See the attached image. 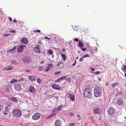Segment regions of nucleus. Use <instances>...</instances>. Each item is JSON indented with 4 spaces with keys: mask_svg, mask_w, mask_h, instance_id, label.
<instances>
[{
    "mask_svg": "<svg viewBox=\"0 0 126 126\" xmlns=\"http://www.w3.org/2000/svg\"><path fill=\"white\" fill-rule=\"evenodd\" d=\"M91 70L93 71H94L95 70V69L93 68L92 67H91Z\"/></svg>",
    "mask_w": 126,
    "mask_h": 126,
    "instance_id": "864d4df0",
    "label": "nucleus"
},
{
    "mask_svg": "<svg viewBox=\"0 0 126 126\" xmlns=\"http://www.w3.org/2000/svg\"><path fill=\"white\" fill-rule=\"evenodd\" d=\"M69 96L70 99L72 101H74L75 100V97L74 96L71 94H70L69 95Z\"/></svg>",
    "mask_w": 126,
    "mask_h": 126,
    "instance_id": "aec40b11",
    "label": "nucleus"
},
{
    "mask_svg": "<svg viewBox=\"0 0 126 126\" xmlns=\"http://www.w3.org/2000/svg\"><path fill=\"white\" fill-rule=\"evenodd\" d=\"M61 55H62V57L63 58V54H62Z\"/></svg>",
    "mask_w": 126,
    "mask_h": 126,
    "instance_id": "338daca9",
    "label": "nucleus"
},
{
    "mask_svg": "<svg viewBox=\"0 0 126 126\" xmlns=\"http://www.w3.org/2000/svg\"><path fill=\"white\" fill-rule=\"evenodd\" d=\"M74 40H75V41H76L78 42L79 41V40L78 39V38H75L74 39Z\"/></svg>",
    "mask_w": 126,
    "mask_h": 126,
    "instance_id": "09e8293b",
    "label": "nucleus"
},
{
    "mask_svg": "<svg viewBox=\"0 0 126 126\" xmlns=\"http://www.w3.org/2000/svg\"><path fill=\"white\" fill-rule=\"evenodd\" d=\"M20 41L22 43L26 44L27 43L28 40L27 38L24 37L22 38Z\"/></svg>",
    "mask_w": 126,
    "mask_h": 126,
    "instance_id": "9d476101",
    "label": "nucleus"
},
{
    "mask_svg": "<svg viewBox=\"0 0 126 126\" xmlns=\"http://www.w3.org/2000/svg\"><path fill=\"white\" fill-rule=\"evenodd\" d=\"M118 84L119 83L117 82L115 83L112 84H111V86H112V87L113 88H114L115 87V86H117Z\"/></svg>",
    "mask_w": 126,
    "mask_h": 126,
    "instance_id": "bb28decb",
    "label": "nucleus"
},
{
    "mask_svg": "<svg viewBox=\"0 0 126 126\" xmlns=\"http://www.w3.org/2000/svg\"><path fill=\"white\" fill-rule=\"evenodd\" d=\"M2 71H8V67H6L4 68H3L2 70Z\"/></svg>",
    "mask_w": 126,
    "mask_h": 126,
    "instance_id": "f704fd0d",
    "label": "nucleus"
},
{
    "mask_svg": "<svg viewBox=\"0 0 126 126\" xmlns=\"http://www.w3.org/2000/svg\"><path fill=\"white\" fill-rule=\"evenodd\" d=\"M75 124L74 123H71L69 125V126H74Z\"/></svg>",
    "mask_w": 126,
    "mask_h": 126,
    "instance_id": "58836bf2",
    "label": "nucleus"
},
{
    "mask_svg": "<svg viewBox=\"0 0 126 126\" xmlns=\"http://www.w3.org/2000/svg\"><path fill=\"white\" fill-rule=\"evenodd\" d=\"M23 79L22 78H20V79L19 80H17L16 79H12V80L10 82V83H13L15 82H18L19 81H21Z\"/></svg>",
    "mask_w": 126,
    "mask_h": 126,
    "instance_id": "ddd939ff",
    "label": "nucleus"
},
{
    "mask_svg": "<svg viewBox=\"0 0 126 126\" xmlns=\"http://www.w3.org/2000/svg\"><path fill=\"white\" fill-rule=\"evenodd\" d=\"M34 32H41L39 30H34Z\"/></svg>",
    "mask_w": 126,
    "mask_h": 126,
    "instance_id": "49530a36",
    "label": "nucleus"
},
{
    "mask_svg": "<svg viewBox=\"0 0 126 126\" xmlns=\"http://www.w3.org/2000/svg\"><path fill=\"white\" fill-rule=\"evenodd\" d=\"M8 71L12 70L13 69V67L12 66H9L7 67Z\"/></svg>",
    "mask_w": 126,
    "mask_h": 126,
    "instance_id": "c85d7f7f",
    "label": "nucleus"
},
{
    "mask_svg": "<svg viewBox=\"0 0 126 126\" xmlns=\"http://www.w3.org/2000/svg\"><path fill=\"white\" fill-rule=\"evenodd\" d=\"M86 49L87 48L85 47L82 48L81 49V50L83 51H85V50H86Z\"/></svg>",
    "mask_w": 126,
    "mask_h": 126,
    "instance_id": "79ce46f5",
    "label": "nucleus"
},
{
    "mask_svg": "<svg viewBox=\"0 0 126 126\" xmlns=\"http://www.w3.org/2000/svg\"><path fill=\"white\" fill-rule=\"evenodd\" d=\"M9 32L10 33H14L16 32V31H15L14 30H10L9 31Z\"/></svg>",
    "mask_w": 126,
    "mask_h": 126,
    "instance_id": "ea45409f",
    "label": "nucleus"
},
{
    "mask_svg": "<svg viewBox=\"0 0 126 126\" xmlns=\"http://www.w3.org/2000/svg\"><path fill=\"white\" fill-rule=\"evenodd\" d=\"M69 115L71 116H73L74 115V114L73 113L71 112L69 113Z\"/></svg>",
    "mask_w": 126,
    "mask_h": 126,
    "instance_id": "37998d69",
    "label": "nucleus"
},
{
    "mask_svg": "<svg viewBox=\"0 0 126 126\" xmlns=\"http://www.w3.org/2000/svg\"><path fill=\"white\" fill-rule=\"evenodd\" d=\"M62 106H60L58 108H57V110H58L59 112L61 110H62Z\"/></svg>",
    "mask_w": 126,
    "mask_h": 126,
    "instance_id": "7c9ffc66",
    "label": "nucleus"
},
{
    "mask_svg": "<svg viewBox=\"0 0 126 126\" xmlns=\"http://www.w3.org/2000/svg\"><path fill=\"white\" fill-rule=\"evenodd\" d=\"M9 35V34H4L3 36L4 37L7 36Z\"/></svg>",
    "mask_w": 126,
    "mask_h": 126,
    "instance_id": "de8ad7c7",
    "label": "nucleus"
},
{
    "mask_svg": "<svg viewBox=\"0 0 126 126\" xmlns=\"http://www.w3.org/2000/svg\"><path fill=\"white\" fill-rule=\"evenodd\" d=\"M50 70H49L47 68V69H46L45 70V72H48V71H49Z\"/></svg>",
    "mask_w": 126,
    "mask_h": 126,
    "instance_id": "5fc2aeb1",
    "label": "nucleus"
},
{
    "mask_svg": "<svg viewBox=\"0 0 126 126\" xmlns=\"http://www.w3.org/2000/svg\"><path fill=\"white\" fill-rule=\"evenodd\" d=\"M11 63L13 64H16L17 63V61L15 60H12L11 62Z\"/></svg>",
    "mask_w": 126,
    "mask_h": 126,
    "instance_id": "2f4dec72",
    "label": "nucleus"
},
{
    "mask_svg": "<svg viewBox=\"0 0 126 126\" xmlns=\"http://www.w3.org/2000/svg\"><path fill=\"white\" fill-rule=\"evenodd\" d=\"M37 81L39 83H41V80L39 78H38L37 79Z\"/></svg>",
    "mask_w": 126,
    "mask_h": 126,
    "instance_id": "e433bc0d",
    "label": "nucleus"
},
{
    "mask_svg": "<svg viewBox=\"0 0 126 126\" xmlns=\"http://www.w3.org/2000/svg\"><path fill=\"white\" fill-rule=\"evenodd\" d=\"M10 100L12 101L17 102L18 101L17 98L16 97H12L10 98Z\"/></svg>",
    "mask_w": 126,
    "mask_h": 126,
    "instance_id": "f3484780",
    "label": "nucleus"
},
{
    "mask_svg": "<svg viewBox=\"0 0 126 126\" xmlns=\"http://www.w3.org/2000/svg\"><path fill=\"white\" fill-rule=\"evenodd\" d=\"M13 116L16 117H20L22 115V112L19 109H14L12 112Z\"/></svg>",
    "mask_w": 126,
    "mask_h": 126,
    "instance_id": "f03ea898",
    "label": "nucleus"
},
{
    "mask_svg": "<svg viewBox=\"0 0 126 126\" xmlns=\"http://www.w3.org/2000/svg\"><path fill=\"white\" fill-rule=\"evenodd\" d=\"M95 73L96 75H98L99 74V72L98 71H97V72H95Z\"/></svg>",
    "mask_w": 126,
    "mask_h": 126,
    "instance_id": "6e6d98bb",
    "label": "nucleus"
},
{
    "mask_svg": "<svg viewBox=\"0 0 126 126\" xmlns=\"http://www.w3.org/2000/svg\"><path fill=\"white\" fill-rule=\"evenodd\" d=\"M115 111V110L112 107L109 108L108 110V112L109 115H112L114 114Z\"/></svg>",
    "mask_w": 126,
    "mask_h": 126,
    "instance_id": "0eeeda50",
    "label": "nucleus"
},
{
    "mask_svg": "<svg viewBox=\"0 0 126 126\" xmlns=\"http://www.w3.org/2000/svg\"><path fill=\"white\" fill-rule=\"evenodd\" d=\"M93 112L95 114H98L100 113L99 109L96 108L95 109L93 110Z\"/></svg>",
    "mask_w": 126,
    "mask_h": 126,
    "instance_id": "6ab92c4d",
    "label": "nucleus"
},
{
    "mask_svg": "<svg viewBox=\"0 0 126 126\" xmlns=\"http://www.w3.org/2000/svg\"><path fill=\"white\" fill-rule=\"evenodd\" d=\"M53 67V65L50 64H49L47 67V68L48 69L50 70Z\"/></svg>",
    "mask_w": 126,
    "mask_h": 126,
    "instance_id": "a878e982",
    "label": "nucleus"
},
{
    "mask_svg": "<svg viewBox=\"0 0 126 126\" xmlns=\"http://www.w3.org/2000/svg\"><path fill=\"white\" fill-rule=\"evenodd\" d=\"M83 95L85 97L90 98L92 95L91 90L89 88L85 89L83 92Z\"/></svg>",
    "mask_w": 126,
    "mask_h": 126,
    "instance_id": "7ed1b4c3",
    "label": "nucleus"
},
{
    "mask_svg": "<svg viewBox=\"0 0 126 126\" xmlns=\"http://www.w3.org/2000/svg\"><path fill=\"white\" fill-rule=\"evenodd\" d=\"M102 93L101 88L97 86L94 90V95L95 97H98L101 95Z\"/></svg>",
    "mask_w": 126,
    "mask_h": 126,
    "instance_id": "f257e3e1",
    "label": "nucleus"
},
{
    "mask_svg": "<svg viewBox=\"0 0 126 126\" xmlns=\"http://www.w3.org/2000/svg\"><path fill=\"white\" fill-rule=\"evenodd\" d=\"M55 83H56V82H58V81H57V80H55Z\"/></svg>",
    "mask_w": 126,
    "mask_h": 126,
    "instance_id": "0e129e2a",
    "label": "nucleus"
},
{
    "mask_svg": "<svg viewBox=\"0 0 126 126\" xmlns=\"http://www.w3.org/2000/svg\"><path fill=\"white\" fill-rule=\"evenodd\" d=\"M31 71V70H28L26 71V72H30Z\"/></svg>",
    "mask_w": 126,
    "mask_h": 126,
    "instance_id": "4d7b16f0",
    "label": "nucleus"
},
{
    "mask_svg": "<svg viewBox=\"0 0 126 126\" xmlns=\"http://www.w3.org/2000/svg\"><path fill=\"white\" fill-rule=\"evenodd\" d=\"M41 115V114L39 113H36L32 116V118L33 119L37 120L39 119Z\"/></svg>",
    "mask_w": 126,
    "mask_h": 126,
    "instance_id": "20e7f679",
    "label": "nucleus"
},
{
    "mask_svg": "<svg viewBox=\"0 0 126 126\" xmlns=\"http://www.w3.org/2000/svg\"><path fill=\"white\" fill-rule=\"evenodd\" d=\"M2 109L1 107H0V111Z\"/></svg>",
    "mask_w": 126,
    "mask_h": 126,
    "instance_id": "69168bd1",
    "label": "nucleus"
},
{
    "mask_svg": "<svg viewBox=\"0 0 126 126\" xmlns=\"http://www.w3.org/2000/svg\"><path fill=\"white\" fill-rule=\"evenodd\" d=\"M117 103L120 105H121L123 104V101L122 100L120 99H119L117 101Z\"/></svg>",
    "mask_w": 126,
    "mask_h": 126,
    "instance_id": "5701e85b",
    "label": "nucleus"
},
{
    "mask_svg": "<svg viewBox=\"0 0 126 126\" xmlns=\"http://www.w3.org/2000/svg\"><path fill=\"white\" fill-rule=\"evenodd\" d=\"M48 52L49 54L50 55L52 54L53 53V50L51 49L49 50Z\"/></svg>",
    "mask_w": 126,
    "mask_h": 126,
    "instance_id": "c756f323",
    "label": "nucleus"
},
{
    "mask_svg": "<svg viewBox=\"0 0 126 126\" xmlns=\"http://www.w3.org/2000/svg\"><path fill=\"white\" fill-rule=\"evenodd\" d=\"M6 88L7 89L6 90V91L8 93H9L10 91L9 90V89L10 88L9 86H6Z\"/></svg>",
    "mask_w": 126,
    "mask_h": 126,
    "instance_id": "473e14b6",
    "label": "nucleus"
},
{
    "mask_svg": "<svg viewBox=\"0 0 126 126\" xmlns=\"http://www.w3.org/2000/svg\"><path fill=\"white\" fill-rule=\"evenodd\" d=\"M61 72V71H60L57 72H55L54 73V74L55 75H57V74H58L60 73Z\"/></svg>",
    "mask_w": 126,
    "mask_h": 126,
    "instance_id": "a19ab883",
    "label": "nucleus"
},
{
    "mask_svg": "<svg viewBox=\"0 0 126 126\" xmlns=\"http://www.w3.org/2000/svg\"><path fill=\"white\" fill-rule=\"evenodd\" d=\"M40 48L39 45H37V46L34 48V50L36 53H40Z\"/></svg>",
    "mask_w": 126,
    "mask_h": 126,
    "instance_id": "f8f14e48",
    "label": "nucleus"
},
{
    "mask_svg": "<svg viewBox=\"0 0 126 126\" xmlns=\"http://www.w3.org/2000/svg\"><path fill=\"white\" fill-rule=\"evenodd\" d=\"M77 117L78 118H79L80 117V115L79 114L77 115Z\"/></svg>",
    "mask_w": 126,
    "mask_h": 126,
    "instance_id": "052dcab7",
    "label": "nucleus"
},
{
    "mask_svg": "<svg viewBox=\"0 0 126 126\" xmlns=\"http://www.w3.org/2000/svg\"><path fill=\"white\" fill-rule=\"evenodd\" d=\"M62 64H63L62 61H61L58 62L57 65L58 66L61 67L62 66Z\"/></svg>",
    "mask_w": 126,
    "mask_h": 126,
    "instance_id": "b1692460",
    "label": "nucleus"
},
{
    "mask_svg": "<svg viewBox=\"0 0 126 126\" xmlns=\"http://www.w3.org/2000/svg\"><path fill=\"white\" fill-rule=\"evenodd\" d=\"M9 19L11 21H12V18L11 17H9Z\"/></svg>",
    "mask_w": 126,
    "mask_h": 126,
    "instance_id": "bf43d9fd",
    "label": "nucleus"
},
{
    "mask_svg": "<svg viewBox=\"0 0 126 126\" xmlns=\"http://www.w3.org/2000/svg\"><path fill=\"white\" fill-rule=\"evenodd\" d=\"M66 79V80H67V81L69 82L71 81V79L70 78H66V77L65 76H63V79Z\"/></svg>",
    "mask_w": 126,
    "mask_h": 126,
    "instance_id": "cd10ccee",
    "label": "nucleus"
},
{
    "mask_svg": "<svg viewBox=\"0 0 126 126\" xmlns=\"http://www.w3.org/2000/svg\"><path fill=\"white\" fill-rule=\"evenodd\" d=\"M23 61L25 62H27L29 63L31 61L30 58L28 57H24Z\"/></svg>",
    "mask_w": 126,
    "mask_h": 126,
    "instance_id": "9b49d317",
    "label": "nucleus"
},
{
    "mask_svg": "<svg viewBox=\"0 0 126 126\" xmlns=\"http://www.w3.org/2000/svg\"><path fill=\"white\" fill-rule=\"evenodd\" d=\"M29 79L32 81H34L36 79V77L34 76L29 77Z\"/></svg>",
    "mask_w": 126,
    "mask_h": 126,
    "instance_id": "a211bd4d",
    "label": "nucleus"
},
{
    "mask_svg": "<svg viewBox=\"0 0 126 126\" xmlns=\"http://www.w3.org/2000/svg\"><path fill=\"white\" fill-rule=\"evenodd\" d=\"M53 115H50L48 116V117L49 119H50L52 117Z\"/></svg>",
    "mask_w": 126,
    "mask_h": 126,
    "instance_id": "3c124183",
    "label": "nucleus"
},
{
    "mask_svg": "<svg viewBox=\"0 0 126 126\" xmlns=\"http://www.w3.org/2000/svg\"><path fill=\"white\" fill-rule=\"evenodd\" d=\"M122 69L124 72H126V66L125 65H123L122 67Z\"/></svg>",
    "mask_w": 126,
    "mask_h": 126,
    "instance_id": "393cba45",
    "label": "nucleus"
},
{
    "mask_svg": "<svg viewBox=\"0 0 126 126\" xmlns=\"http://www.w3.org/2000/svg\"><path fill=\"white\" fill-rule=\"evenodd\" d=\"M83 59L82 57H81L79 59V61L81 62H82L83 60Z\"/></svg>",
    "mask_w": 126,
    "mask_h": 126,
    "instance_id": "8fccbe9b",
    "label": "nucleus"
},
{
    "mask_svg": "<svg viewBox=\"0 0 126 126\" xmlns=\"http://www.w3.org/2000/svg\"><path fill=\"white\" fill-rule=\"evenodd\" d=\"M16 47H14L12 49H9L8 50L9 52H12V53H14L15 51V49Z\"/></svg>",
    "mask_w": 126,
    "mask_h": 126,
    "instance_id": "412c9836",
    "label": "nucleus"
},
{
    "mask_svg": "<svg viewBox=\"0 0 126 126\" xmlns=\"http://www.w3.org/2000/svg\"><path fill=\"white\" fill-rule=\"evenodd\" d=\"M51 87L54 89L58 90H60L61 89L60 86L56 84H52L51 85Z\"/></svg>",
    "mask_w": 126,
    "mask_h": 126,
    "instance_id": "1a4fd4ad",
    "label": "nucleus"
},
{
    "mask_svg": "<svg viewBox=\"0 0 126 126\" xmlns=\"http://www.w3.org/2000/svg\"><path fill=\"white\" fill-rule=\"evenodd\" d=\"M61 121L59 120H56L54 124L55 126H61Z\"/></svg>",
    "mask_w": 126,
    "mask_h": 126,
    "instance_id": "4468645a",
    "label": "nucleus"
},
{
    "mask_svg": "<svg viewBox=\"0 0 126 126\" xmlns=\"http://www.w3.org/2000/svg\"><path fill=\"white\" fill-rule=\"evenodd\" d=\"M29 91L32 93H34L35 92V90L33 87L31 86L30 87L29 89Z\"/></svg>",
    "mask_w": 126,
    "mask_h": 126,
    "instance_id": "2eb2a0df",
    "label": "nucleus"
},
{
    "mask_svg": "<svg viewBox=\"0 0 126 126\" xmlns=\"http://www.w3.org/2000/svg\"><path fill=\"white\" fill-rule=\"evenodd\" d=\"M25 47H26L25 45L22 44H21L20 46H18L17 47V52L21 53L22 52L24 48Z\"/></svg>",
    "mask_w": 126,
    "mask_h": 126,
    "instance_id": "39448f33",
    "label": "nucleus"
},
{
    "mask_svg": "<svg viewBox=\"0 0 126 126\" xmlns=\"http://www.w3.org/2000/svg\"><path fill=\"white\" fill-rule=\"evenodd\" d=\"M17 20L16 19H14L13 21V22H17Z\"/></svg>",
    "mask_w": 126,
    "mask_h": 126,
    "instance_id": "680f3d73",
    "label": "nucleus"
},
{
    "mask_svg": "<svg viewBox=\"0 0 126 126\" xmlns=\"http://www.w3.org/2000/svg\"><path fill=\"white\" fill-rule=\"evenodd\" d=\"M79 47L82 48L83 46V45L80 41H79L78 43Z\"/></svg>",
    "mask_w": 126,
    "mask_h": 126,
    "instance_id": "4be33fe9",
    "label": "nucleus"
},
{
    "mask_svg": "<svg viewBox=\"0 0 126 126\" xmlns=\"http://www.w3.org/2000/svg\"><path fill=\"white\" fill-rule=\"evenodd\" d=\"M66 56L65 55L63 54V60H66Z\"/></svg>",
    "mask_w": 126,
    "mask_h": 126,
    "instance_id": "a18cd8bd",
    "label": "nucleus"
},
{
    "mask_svg": "<svg viewBox=\"0 0 126 126\" xmlns=\"http://www.w3.org/2000/svg\"><path fill=\"white\" fill-rule=\"evenodd\" d=\"M76 64V63H74L73 64L72 66H74Z\"/></svg>",
    "mask_w": 126,
    "mask_h": 126,
    "instance_id": "e2e57ef3",
    "label": "nucleus"
},
{
    "mask_svg": "<svg viewBox=\"0 0 126 126\" xmlns=\"http://www.w3.org/2000/svg\"><path fill=\"white\" fill-rule=\"evenodd\" d=\"M43 69V66H41L39 68V70L41 71Z\"/></svg>",
    "mask_w": 126,
    "mask_h": 126,
    "instance_id": "4c0bfd02",
    "label": "nucleus"
},
{
    "mask_svg": "<svg viewBox=\"0 0 126 126\" xmlns=\"http://www.w3.org/2000/svg\"><path fill=\"white\" fill-rule=\"evenodd\" d=\"M44 63V62L43 61H41V62H40V63L41 64H43Z\"/></svg>",
    "mask_w": 126,
    "mask_h": 126,
    "instance_id": "13d9d810",
    "label": "nucleus"
},
{
    "mask_svg": "<svg viewBox=\"0 0 126 126\" xmlns=\"http://www.w3.org/2000/svg\"><path fill=\"white\" fill-rule=\"evenodd\" d=\"M12 105H7L5 107V110L6 111L8 112H9V110H12Z\"/></svg>",
    "mask_w": 126,
    "mask_h": 126,
    "instance_id": "6e6552de",
    "label": "nucleus"
},
{
    "mask_svg": "<svg viewBox=\"0 0 126 126\" xmlns=\"http://www.w3.org/2000/svg\"><path fill=\"white\" fill-rule=\"evenodd\" d=\"M57 108H55L53 110L52 114L53 115H55L56 113H58L59 112L58 110H57Z\"/></svg>",
    "mask_w": 126,
    "mask_h": 126,
    "instance_id": "dca6fc26",
    "label": "nucleus"
},
{
    "mask_svg": "<svg viewBox=\"0 0 126 126\" xmlns=\"http://www.w3.org/2000/svg\"><path fill=\"white\" fill-rule=\"evenodd\" d=\"M63 79V76L62 77L60 78L59 79H57L58 81V82H60L61 80H62Z\"/></svg>",
    "mask_w": 126,
    "mask_h": 126,
    "instance_id": "72a5a7b5",
    "label": "nucleus"
},
{
    "mask_svg": "<svg viewBox=\"0 0 126 126\" xmlns=\"http://www.w3.org/2000/svg\"><path fill=\"white\" fill-rule=\"evenodd\" d=\"M3 114L5 115H6L8 114V113H7V112L6 111H4L3 113Z\"/></svg>",
    "mask_w": 126,
    "mask_h": 126,
    "instance_id": "c03bdc74",
    "label": "nucleus"
},
{
    "mask_svg": "<svg viewBox=\"0 0 126 126\" xmlns=\"http://www.w3.org/2000/svg\"><path fill=\"white\" fill-rule=\"evenodd\" d=\"M89 56L88 54L87 53L85 55H84L82 57L83 58H85L87 57H89Z\"/></svg>",
    "mask_w": 126,
    "mask_h": 126,
    "instance_id": "c9c22d12",
    "label": "nucleus"
},
{
    "mask_svg": "<svg viewBox=\"0 0 126 126\" xmlns=\"http://www.w3.org/2000/svg\"><path fill=\"white\" fill-rule=\"evenodd\" d=\"M14 87L15 89L18 91H20L22 89L21 84L18 83H15L14 84Z\"/></svg>",
    "mask_w": 126,
    "mask_h": 126,
    "instance_id": "423d86ee",
    "label": "nucleus"
},
{
    "mask_svg": "<svg viewBox=\"0 0 126 126\" xmlns=\"http://www.w3.org/2000/svg\"><path fill=\"white\" fill-rule=\"evenodd\" d=\"M44 37H45V39H48V40H49L50 39V38H48L47 36H45Z\"/></svg>",
    "mask_w": 126,
    "mask_h": 126,
    "instance_id": "603ef678",
    "label": "nucleus"
},
{
    "mask_svg": "<svg viewBox=\"0 0 126 126\" xmlns=\"http://www.w3.org/2000/svg\"><path fill=\"white\" fill-rule=\"evenodd\" d=\"M125 76L126 77V73L125 74Z\"/></svg>",
    "mask_w": 126,
    "mask_h": 126,
    "instance_id": "774afa93",
    "label": "nucleus"
}]
</instances>
